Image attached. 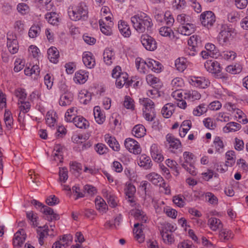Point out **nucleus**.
<instances>
[{
	"mask_svg": "<svg viewBox=\"0 0 248 248\" xmlns=\"http://www.w3.org/2000/svg\"><path fill=\"white\" fill-rule=\"evenodd\" d=\"M181 166L192 175L195 176L197 175V171L193 163L186 164L185 163H182Z\"/></svg>",
	"mask_w": 248,
	"mask_h": 248,
	"instance_id": "c03bdc74",
	"label": "nucleus"
},
{
	"mask_svg": "<svg viewBox=\"0 0 248 248\" xmlns=\"http://www.w3.org/2000/svg\"><path fill=\"white\" fill-rule=\"evenodd\" d=\"M60 180L65 183L68 178V171L66 168L60 169L59 171Z\"/></svg>",
	"mask_w": 248,
	"mask_h": 248,
	"instance_id": "4d7b16f0",
	"label": "nucleus"
},
{
	"mask_svg": "<svg viewBox=\"0 0 248 248\" xmlns=\"http://www.w3.org/2000/svg\"><path fill=\"white\" fill-rule=\"evenodd\" d=\"M151 187V184L146 181H142L140 186V190L144 193L145 195L147 194Z\"/></svg>",
	"mask_w": 248,
	"mask_h": 248,
	"instance_id": "6e6d98bb",
	"label": "nucleus"
},
{
	"mask_svg": "<svg viewBox=\"0 0 248 248\" xmlns=\"http://www.w3.org/2000/svg\"><path fill=\"white\" fill-rule=\"evenodd\" d=\"M7 46L11 54L16 53L18 50V42L16 39L7 38Z\"/></svg>",
	"mask_w": 248,
	"mask_h": 248,
	"instance_id": "cd10ccee",
	"label": "nucleus"
},
{
	"mask_svg": "<svg viewBox=\"0 0 248 248\" xmlns=\"http://www.w3.org/2000/svg\"><path fill=\"white\" fill-rule=\"evenodd\" d=\"M177 20L181 24V25H185L190 23L191 22V17L188 15L182 14L177 16Z\"/></svg>",
	"mask_w": 248,
	"mask_h": 248,
	"instance_id": "de8ad7c7",
	"label": "nucleus"
},
{
	"mask_svg": "<svg viewBox=\"0 0 248 248\" xmlns=\"http://www.w3.org/2000/svg\"><path fill=\"white\" fill-rule=\"evenodd\" d=\"M88 8L84 3H79L74 9L68 12L70 18L74 21L86 20L88 18Z\"/></svg>",
	"mask_w": 248,
	"mask_h": 248,
	"instance_id": "f03ea898",
	"label": "nucleus"
},
{
	"mask_svg": "<svg viewBox=\"0 0 248 248\" xmlns=\"http://www.w3.org/2000/svg\"><path fill=\"white\" fill-rule=\"evenodd\" d=\"M171 84L173 87L172 90H179L180 88L182 87L184 83L182 79L176 78L171 81Z\"/></svg>",
	"mask_w": 248,
	"mask_h": 248,
	"instance_id": "8fccbe9b",
	"label": "nucleus"
},
{
	"mask_svg": "<svg viewBox=\"0 0 248 248\" xmlns=\"http://www.w3.org/2000/svg\"><path fill=\"white\" fill-rule=\"evenodd\" d=\"M219 236L222 241H226L233 237L231 231L227 229H222L219 232Z\"/></svg>",
	"mask_w": 248,
	"mask_h": 248,
	"instance_id": "e433bc0d",
	"label": "nucleus"
},
{
	"mask_svg": "<svg viewBox=\"0 0 248 248\" xmlns=\"http://www.w3.org/2000/svg\"><path fill=\"white\" fill-rule=\"evenodd\" d=\"M171 32L172 31L170 27H162L159 30L160 35L165 37L170 36Z\"/></svg>",
	"mask_w": 248,
	"mask_h": 248,
	"instance_id": "0e129e2a",
	"label": "nucleus"
},
{
	"mask_svg": "<svg viewBox=\"0 0 248 248\" xmlns=\"http://www.w3.org/2000/svg\"><path fill=\"white\" fill-rule=\"evenodd\" d=\"M166 163L169 167L174 170L175 172L176 173V175H178L179 174V170L178 169L177 167L178 164L175 161L168 159L166 160Z\"/></svg>",
	"mask_w": 248,
	"mask_h": 248,
	"instance_id": "864d4df0",
	"label": "nucleus"
},
{
	"mask_svg": "<svg viewBox=\"0 0 248 248\" xmlns=\"http://www.w3.org/2000/svg\"><path fill=\"white\" fill-rule=\"evenodd\" d=\"M226 71L232 74H236L240 73L242 69L241 65L239 63H235V64L230 65L226 68Z\"/></svg>",
	"mask_w": 248,
	"mask_h": 248,
	"instance_id": "f704fd0d",
	"label": "nucleus"
},
{
	"mask_svg": "<svg viewBox=\"0 0 248 248\" xmlns=\"http://www.w3.org/2000/svg\"><path fill=\"white\" fill-rule=\"evenodd\" d=\"M17 10L21 15L27 14L30 12L29 6L25 3H20L17 5Z\"/></svg>",
	"mask_w": 248,
	"mask_h": 248,
	"instance_id": "49530a36",
	"label": "nucleus"
},
{
	"mask_svg": "<svg viewBox=\"0 0 248 248\" xmlns=\"http://www.w3.org/2000/svg\"><path fill=\"white\" fill-rule=\"evenodd\" d=\"M31 202L35 206L36 208L40 209V211L45 215L49 216H47L46 218L48 221H52V220H57L60 219L59 215L54 213L53 209L43 204L40 202L34 199L31 200Z\"/></svg>",
	"mask_w": 248,
	"mask_h": 248,
	"instance_id": "7ed1b4c3",
	"label": "nucleus"
},
{
	"mask_svg": "<svg viewBox=\"0 0 248 248\" xmlns=\"http://www.w3.org/2000/svg\"><path fill=\"white\" fill-rule=\"evenodd\" d=\"M99 23L101 32L106 35H110L112 33V31L109 25L106 26L104 21L102 19L99 21Z\"/></svg>",
	"mask_w": 248,
	"mask_h": 248,
	"instance_id": "a19ab883",
	"label": "nucleus"
},
{
	"mask_svg": "<svg viewBox=\"0 0 248 248\" xmlns=\"http://www.w3.org/2000/svg\"><path fill=\"white\" fill-rule=\"evenodd\" d=\"M125 148L134 154H139L141 152V148L139 143L131 138H127L124 141Z\"/></svg>",
	"mask_w": 248,
	"mask_h": 248,
	"instance_id": "0eeeda50",
	"label": "nucleus"
},
{
	"mask_svg": "<svg viewBox=\"0 0 248 248\" xmlns=\"http://www.w3.org/2000/svg\"><path fill=\"white\" fill-rule=\"evenodd\" d=\"M140 41L142 46L147 50L154 51L157 48V43L155 39L147 34L141 36Z\"/></svg>",
	"mask_w": 248,
	"mask_h": 248,
	"instance_id": "39448f33",
	"label": "nucleus"
},
{
	"mask_svg": "<svg viewBox=\"0 0 248 248\" xmlns=\"http://www.w3.org/2000/svg\"><path fill=\"white\" fill-rule=\"evenodd\" d=\"M143 103H144V106L145 107V109H143V113L145 112L147 110L148 111H150V113L152 112L154 114L155 104L153 101L150 99L147 98H144L143 100Z\"/></svg>",
	"mask_w": 248,
	"mask_h": 248,
	"instance_id": "72a5a7b5",
	"label": "nucleus"
},
{
	"mask_svg": "<svg viewBox=\"0 0 248 248\" xmlns=\"http://www.w3.org/2000/svg\"><path fill=\"white\" fill-rule=\"evenodd\" d=\"M124 105L127 109H133L134 108L133 99L129 96H125L124 102Z\"/></svg>",
	"mask_w": 248,
	"mask_h": 248,
	"instance_id": "e2e57ef3",
	"label": "nucleus"
},
{
	"mask_svg": "<svg viewBox=\"0 0 248 248\" xmlns=\"http://www.w3.org/2000/svg\"><path fill=\"white\" fill-rule=\"evenodd\" d=\"M96 208L97 210L106 212L107 205L105 201L101 197L96 198L95 200Z\"/></svg>",
	"mask_w": 248,
	"mask_h": 248,
	"instance_id": "c9c22d12",
	"label": "nucleus"
},
{
	"mask_svg": "<svg viewBox=\"0 0 248 248\" xmlns=\"http://www.w3.org/2000/svg\"><path fill=\"white\" fill-rule=\"evenodd\" d=\"M146 129L144 126L141 124L135 125L132 129L133 135L137 138L143 137L146 134Z\"/></svg>",
	"mask_w": 248,
	"mask_h": 248,
	"instance_id": "393cba45",
	"label": "nucleus"
},
{
	"mask_svg": "<svg viewBox=\"0 0 248 248\" xmlns=\"http://www.w3.org/2000/svg\"><path fill=\"white\" fill-rule=\"evenodd\" d=\"M133 232L135 235V238L140 243L144 241V236L141 228L134 229Z\"/></svg>",
	"mask_w": 248,
	"mask_h": 248,
	"instance_id": "603ef678",
	"label": "nucleus"
},
{
	"mask_svg": "<svg viewBox=\"0 0 248 248\" xmlns=\"http://www.w3.org/2000/svg\"><path fill=\"white\" fill-rule=\"evenodd\" d=\"M206 200L211 204L217 202V198L211 192H207L205 194Z\"/></svg>",
	"mask_w": 248,
	"mask_h": 248,
	"instance_id": "338daca9",
	"label": "nucleus"
},
{
	"mask_svg": "<svg viewBox=\"0 0 248 248\" xmlns=\"http://www.w3.org/2000/svg\"><path fill=\"white\" fill-rule=\"evenodd\" d=\"M186 61L184 58H179L175 60V66L178 71L182 72L186 68Z\"/></svg>",
	"mask_w": 248,
	"mask_h": 248,
	"instance_id": "58836bf2",
	"label": "nucleus"
},
{
	"mask_svg": "<svg viewBox=\"0 0 248 248\" xmlns=\"http://www.w3.org/2000/svg\"><path fill=\"white\" fill-rule=\"evenodd\" d=\"M82 61L84 65L89 68L93 67L95 64L92 53L90 52H85L83 54Z\"/></svg>",
	"mask_w": 248,
	"mask_h": 248,
	"instance_id": "9b49d317",
	"label": "nucleus"
},
{
	"mask_svg": "<svg viewBox=\"0 0 248 248\" xmlns=\"http://www.w3.org/2000/svg\"><path fill=\"white\" fill-rule=\"evenodd\" d=\"M175 230L174 226L170 223H167L163 225L161 232H165V233L169 232H172Z\"/></svg>",
	"mask_w": 248,
	"mask_h": 248,
	"instance_id": "69168bd1",
	"label": "nucleus"
},
{
	"mask_svg": "<svg viewBox=\"0 0 248 248\" xmlns=\"http://www.w3.org/2000/svg\"><path fill=\"white\" fill-rule=\"evenodd\" d=\"M166 142L169 144V148L177 149L181 146L180 141L175 138L171 134H168L166 136Z\"/></svg>",
	"mask_w": 248,
	"mask_h": 248,
	"instance_id": "ddd939ff",
	"label": "nucleus"
},
{
	"mask_svg": "<svg viewBox=\"0 0 248 248\" xmlns=\"http://www.w3.org/2000/svg\"><path fill=\"white\" fill-rule=\"evenodd\" d=\"M131 21L134 28L139 32H151L153 23L149 17L146 16L143 18L136 15L131 17Z\"/></svg>",
	"mask_w": 248,
	"mask_h": 248,
	"instance_id": "f257e3e1",
	"label": "nucleus"
},
{
	"mask_svg": "<svg viewBox=\"0 0 248 248\" xmlns=\"http://www.w3.org/2000/svg\"><path fill=\"white\" fill-rule=\"evenodd\" d=\"M73 99V95L71 93H65L61 96L59 104L62 106L69 105Z\"/></svg>",
	"mask_w": 248,
	"mask_h": 248,
	"instance_id": "aec40b11",
	"label": "nucleus"
},
{
	"mask_svg": "<svg viewBox=\"0 0 248 248\" xmlns=\"http://www.w3.org/2000/svg\"><path fill=\"white\" fill-rule=\"evenodd\" d=\"M46 202L49 206H54L59 203V200L55 196L53 195L48 197L46 199Z\"/></svg>",
	"mask_w": 248,
	"mask_h": 248,
	"instance_id": "bf43d9fd",
	"label": "nucleus"
},
{
	"mask_svg": "<svg viewBox=\"0 0 248 248\" xmlns=\"http://www.w3.org/2000/svg\"><path fill=\"white\" fill-rule=\"evenodd\" d=\"M200 20L202 24L204 27H211L216 21L215 15L211 11H205L201 15Z\"/></svg>",
	"mask_w": 248,
	"mask_h": 248,
	"instance_id": "423d86ee",
	"label": "nucleus"
},
{
	"mask_svg": "<svg viewBox=\"0 0 248 248\" xmlns=\"http://www.w3.org/2000/svg\"><path fill=\"white\" fill-rule=\"evenodd\" d=\"M118 29L124 37H129L130 36L131 31L129 25L125 21H121L120 23L119 22Z\"/></svg>",
	"mask_w": 248,
	"mask_h": 248,
	"instance_id": "2eb2a0df",
	"label": "nucleus"
},
{
	"mask_svg": "<svg viewBox=\"0 0 248 248\" xmlns=\"http://www.w3.org/2000/svg\"><path fill=\"white\" fill-rule=\"evenodd\" d=\"M214 144L216 148V151L218 153L222 152V149L224 148L223 141L221 140L219 137H216L214 140Z\"/></svg>",
	"mask_w": 248,
	"mask_h": 248,
	"instance_id": "79ce46f5",
	"label": "nucleus"
},
{
	"mask_svg": "<svg viewBox=\"0 0 248 248\" xmlns=\"http://www.w3.org/2000/svg\"><path fill=\"white\" fill-rule=\"evenodd\" d=\"M148 60L145 61L140 58L136 59V66L139 71L143 74L146 72V66L147 67Z\"/></svg>",
	"mask_w": 248,
	"mask_h": 248,
	"instance_id": "2f4dec72",
	"label": "nucleus"
},
{
	"mask_svg": "<svg viewBox=\"0 0 248 248\" xmlns=\"http://www.w3.org/2000/svg\"><path fill=\"white\" fill-rule=\"evenodd\" d=\"M92 96L90 93H87L85 94H81L80 96V102L85 105L87 104L91 100Z\"/></svg>",
	"mask_w": 248,
	"mask_h": 248,
	"instance_id": "052dcab7",
	"label": "nucleus"
},
{
	"mask_svg": "<svg viewBox=\"0 0 248 248\" xmlns=\"http://www.w3.org/2000/svg\"><path fill=\"white\" fill-rule=\"evenodd\" d=\"M48 58L50 61L56 63L58 60L59 52L55 47H51L47 50Z\"/></svg>",
	"mask_w": 248,
	"mask_h": 248,
	"instance_id": "412c9836",
	"label": "nucleus"
},
{
	"mask_svg": "<svg viewBox=\"0 0 248 248\" xmlns=\"http://www.w3.org/2000/svg\"><path fill=\"white\" fill-rule=\"evenodd\" d=\"M183 156L185 159L184 163L186 164L193 163V159L195 156L192 153L189 152H185L183 153ZM179 163L181 164L183 163L181 159H180Z\"/></svg>",
	"mask_w": 248,
	"mask_h": 248,
	"instance_id": "a18cd8bd",
	"label": "nucleus"
},
{
	"mask_svg": "<svg viewBox=\"0 0 248 248\" xmlns=\"http://www.w3.org/2000/svg\"><path fill=\"white\" fill-rule=\"evenodd\" d=\"M208 224L211 229L213 231H216L223 227L221 221L216 217L210 218L208 220Z\"/></svg>",
	"mask_w": 248,
	"mask_h": 248,
	"instance_id": "4be33fe9",
	"label": "nucleus"
},
{
	"mask_svg": "<svg viewBox=\"0 0 248 248\" xmlns=\"http://www.w3.org/2000/svg\"><path fill=\"white\" fill-rule=\"evenodd\" d=\"M136 192V188L134 186L131 184H128L126 188L125 189V194L128 199L133 197Z\"/></svg>",
	"mask_w": 248,
	"mask_h": 248,
	"instance_id": "09e8293b",
	"label": "nucleus"
},
{
	"mask_svg": "<svg viewBox=\"0 0 248 248\" xmlns=\"http://www.w3.org/2000/svg\"><path fill=\"white\" fill-rule=\"evenodd\" d=\"M139 165L145 170L151 168L152 166V161L149 156L142 155L140 158Z\"/></svg>",
	"mask_w": 248,
	"mask_h": 248,
	"instance_id": "a878e982",
	"label": "nucleus"
},
{
	"mask_svg": "<svg viewBox=\"0 0 248 248\" xmlns=\"http://www.w3.org/2000/svg\"><path fill=\"white\" fill-rule=\"evenodd\" d=\"M46 19L52 25H57L59 20L55 13H47L45 15Z\"/></svg>",
	"mask_w": 248,
	"mask_h": 248,
	"instance_id": "4c0bfd02",
	"label": "nucleus"
},
{
	"mask_svg": "<svg viewBox=\"0 0 248 248\" xmlns=\"http://www.w3.org/2000/svg\"><path fill=\"white\" fill-rule=\"evenodd\" d=\"M162 64L158 62L153 59H148L147 62V67L151 69L152 71L156 73H159L161 71Z\"/></svg>",
	"mask_w": 248,
	"mask_h": 248,
	"instance_id": "bb28decb",
	"label": "nucleus"
},
{
	"mask_svg": "<svg viewBox=\"0 0 248 248\" xmlns=\"http://www.w3.org/2000/svg\"><path fill=\"white\" fill-rule=\"evenodd\" d=\"M26 234L23 229L18 230L14 235L13 243L15 247H21L26 240Z\"/></svg>",
	"mask_w": 248,
	"mask_h": 248,
	"instance_id": "6e6552de",
	"label": "nucleus"
},
{
	"mask_svg": "<svg viewBox=\"0 0 248 248\" xmlns=\"http://www.w3.org/2000/svg\"><path fill=\"white\" fill-rule=\"evenodd\" d=\"M201 95L199 93L195 90H189L184 93V98L190 101L200 99Z\"/></svg>",
	"mask_w": 248,
	"mask_h": 248,
	"instance_id": "5701e85b",
	"label": "nucleus"
},
{
	"mask_svg": "<svg viewBox=\"0 0 248 248\" xmlns=\"http://www.w3.org/2000/svg\"><path fill=\"white\" fill-rule=\"evenodd\" d=\"M188 44L192 49L197 48L201 46V40L198 36L193 35L188 40Z\"/></svg>",
	"mask_w": 248,
	"mask_h": 248,
	"instance_id": "7c9ffc66",
	"label": "nucleus"
},
{
	"mask_svg": "<svg viewBox=\"0 0 248 248\" xmlns=\"http://www.w3.org/2000/svg\"><path fill=\"white\" fill-rule=\"evenodd\" d=\"M232 32V30L231 28H230L228 27H225L224 29L220 31L218 35V37L219 41H222L223 43L228 42Z\"/></svg>",
	"mask_w": 248,
	"mask_h": 248,
	"instance_id": "4468645a",
	"label": "nucleus"
},
{
	"mask_svg": "<svg viewBox=\"0 0 248 248\" xmlns=\"http://www.w3.org/2000/svg\"><path fill=\"white\" fill-rule=\"evenodd\" d=\"M191 242L188 240H184L178 245V248H194Z\"/></svg>",
	"mask_w": 248,
	"mask_h": 248,
	"instance_id": "774afa93",
	"label": "nucleus"
},
{
	"mask_svg": "<svg viewBox=\"0 0 248 248\" xmlns=\"http://www.w3.org/2000/svg\"><path fill=\"white\" fill-rule=\"evenodd\" d=\"M72 120L75 125L79 128L86 129L89 125V122L81 116H75Z\"/></svg>",
	"mask_w": 248,
	"mask_h": 248,
	"instance_id": "f3484780",
	"label": "nucleus"
},
{
	"mask_svg": "<svg viewBox=\"0 0 248 248\" xmlns=\"http://www.w3.org/2000/svg\"><path fill=\"white\" fill-rule=\"evenodd\" d=\"M195 25L192 23L182 25L178 28V31L184 35H190L195 31Z\"/></svg>",
	"mask_w": 248,
	"mask_h": 248,
	"instance_id": "9d476101",
	"label": "nucleus"
},
{
	"mask_svg": "<svg viewBox=\"0 0 248 248\" xmlns=\"http://www.w3.org/2000/svg\"><path fill=\"white\" fill-rule=\"evenodd\" d=\"M89 73L84 70H80L75 74V81L80 84L84 83L88 78Z\"/></svg>",
	"mask_w": 248,
	"mask_h": 248,
	"instance_id": "a211bd4d",
	"label": "nucleus"
},
{
	"mask_svg": "<svg viewBox=\"0 0 248 248\" xmlns=\"http://www.w3.org/2000/svg\"><path fill=\"white\" fill-rule=\"evenodd\" d=\"M205 48L210 53L211 57L217 58L220 55L218 49L213 44H206L205 46Z\"/></svg>",
	"mask_w": 248,
	"mask_h": 248,
	"instance_id": "c85d7f7f",
	"label": "nucleus"
},
{
	"mask_svg": "<svg viewBox=\"0 0 248 248\" xmlns=\"http://www.w3.org/2000/svg\"><path fill=\"white\" fill-rule=\"evenodd\" d=\"M147 179L151 181L154 185L161 186L162 184H164L163 178L158 174L152 172L146 176Z\"/></svg>",
	"mask_w": 248,
	"mask_h": 248,
	"instance_id": "dca6fc26",
	"label": "nucleus"
},
{
	"mask_svg": "<svg viewBox=\"0 0 248 248\" xmlns=\"http://www.w3.org/2000/svg\"><path fill=\"white\" fill-rule=\"evenodd\" d=\"M175 109V105L169 103L166 104L162 108L161 112L163 116L166 118H170L172 114Z\"/></svg>",
	"mask_w": 248,
	"mask_h": 248,
	"instance_id": "6ab92c4d",
	"label": "nucleus"
},
{
	"mask_svg": "<svg viewBox=\"0 0 248 248\" xmlns=\"http://www.w3.org/2000/svg\"><path fill=\"white\" fill-rule=\"evenodd\" d=\"M112 77L116 78V85L118 88H121L125 83H127L128 75L126 73L121 72V68L117 66L112 70Z\"/></svg>",
	"mask_w": 248,
	"mask_h": 248,
	"instance_id": "20e7f679",
	"label": "nucleus"
},
{
	"mask_svg": "<svg viewBox=\"0 0 248 248\" xmlns=\"http://www.w3.org/2000/svg\"><path fill=\"white\" fill-rule=\"evenodd\" d=\"M95 151L100 155L106 154L108 152V148L103 143H99L96 144Z\"/></svg>",
	"mask_w": 248,
	"mask_h": 248,
	"instance_id": "5fc2aeb1",
	"label": "nucleus"
},
{
	"mask_svg": "<svg viewBox=\"0 0 248 248\" xmlns=\"http://www.w3.org/2000/svg\"><path fill=\"white\" fill-rule=\"evenodd\" d=\"M226 157L227 161L226 162V166H232L235 163V152L233 151H229L226 153Z\"/></svg>",
	"mask_w": 248,
	"mask_h": 248,
	"instance_id": "ea45409f",
	"label": "nucleus"
},
{
	"mask_svg": "<svg viewBox=\"0 0 248 248\" xmlns=\"http://www.w3.org/2000/svg\"><path fill=\"white\" fill-rule=\"evenodd\" d=\"M26 217L27 218L32 222V225L34 227L38 226V217L37 216V214H34L32 211L26 212Z\"/></svg>",
	"mask_w": 248,
	"mask_h": 248,
	"instance_id": "37998d69",
	"label": "nucleus"
},
{
	"mask_svg": "<svg viewBox=\"0 0 248 248\" xmlns=\"http://www.w3.org/2000/svg\"><path fill=\"white\" fill-rule=\"evenodd\" d=\"M204 67L207 71L213 74H217L221 70L220 64L216 61H207L204 63Z\"/></svg>",
	"mask_w": 248,
	"mask_h": 248,
	"instance_id": "1a4fd4ad",
	"label": "nucleus"
},
{
	"mask_svg": "<svg viewBox=\"0 0 248 248\" xmlns=\"http://www.w3.org/2000/svg\"><path fill=\"white\" fill-rule=\"evenodd\" d=\"M241 127L240 124L235 122H229L223 128V131L225 132L236 131L239 130Z\"/></svg>",
	"mask_w": 248,
	"mask_h": 248,
	"instance_id": "473e14b6",
	"label": "nucleus"
},
{
	"mask_svg": "<svg viewBox=\"0 0 248 248\" xmlns=\"http://www.w3.org/2000/svg\"><path fill=\"white\" fill-rule=\"evenodd\" d=\"M114 52L112 49L106 48L104 50L103 56L105 62L108 65H110L112 60L114 59Z\"/></svg>",
	"mask_w": 248,
	"mask_h": 248,
	"instance_id": "b1692460",
	"label": "nucleus"
},
{
	"mask_svg": "<svg viewBox=\"0 0 248 248\" xmlns=\"http://www.w3.org/2000/svg\"><path fill=\"white\" fill-rule=\"evenodd\" d=\"M106 142L115 151H118L120 149V145L115 138L110 136L109 134L105 136Z\"/></svg>",
	"mask_w": 248,
	"mask_h": 248,
	"instance_id": "f8f14e48",
	"label": "nucleus"
},
{
	"mask_svg": "<svg viewBox=\"0 0 248 248\" xmlns=\"http://www.w3.org/2000/svg\"><path fill=\"white\" fill-rule=\"evenodd\" d=\"M93 114L96 122L98 124H102L105 120V116L101 111L100 107L95 106L93 109Z\"/></svg>",
	"mask_w": 248,
	"mask_h": 248,
	"instance_id": "c756f323",
	"label": "nucleus"
},
{
	"mask_svg": "<svg viewBox=\"0 0 248 248\" xmlns=\"http://www.w3.org/2000/svg\"><path fill=\"white\" fill-rule=\"evenodd\" d=\"M15 95L19 98L20 101H23L27 96V94L25 92V90L22 89H17L15 91Z\"/></svg>",
	"mask_w": 248,
	"mask_h": 248,
	"instance_id": "680f3d73",
	"label": "nucleus"
},
{
	"mask_svg": "<svg viewBox=\"0 0 248 248\" xmlns=\"http://www.w3.org/2000/svg\"><path fill=\"white\" fill-rule=\"evenodd\" d=\"M160 233L165 243L171 244L174 241L173 237L171 234H169L168 232L165 233V232H161Z\"/></svg>",
	"mask_w": 248,
	"mask_h": 248,
	"instance_id": "13d9d810",
	"label": "nucleus"
},
{
	"mask_svg": "<svg viewBox=\"0 0 248 248\" xmlns=\"http://www.w3.org/2000/svg\"><path fill=\"white\" fill-rule=\"evenodd\" d=\"M40 31L39 26H32L29 31V36L31 38H34L39 34Z\"/></svg>",
	"mask_w": 248,
	"mask_h": 248,
	"instance_id": "3c124183",
	"label": "nucleus"
}]
</instances>
